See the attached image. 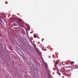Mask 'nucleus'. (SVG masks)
<instances>
[{
    "instance_id": "6",
    "label": "nucleus",
    "mask_w": 78,
    "mask_h": 78,
    "mask_svg": "<svg viewBox=\"0 0 78 78\" xmlns=\"http://www.w3.org/2000/svg\"><path fill=\"white\" fill-rule=\"evenodd\" d=\"M33 46H34V47L35 48L36 47V45L34 44H33Z\"/></svg>"
},
{
    "instance_id": "7",
    "label": "nucleus",
    "mask_w": 78,
    "mask_h": 78,
    "mask_svg": "<svg viewBox=\"0 0 78 78\" xmlns=\"http://www.w3.org/2000/svg\"><path fill=\"white\" fill-rule=\"evenodd\" d=\"M58 63V62H56V65H57Z\"/></svg>"
},
{
    "instance_id": "2",
    "label": "nucleus",
    "mask_w": 78,
    "mask_h": 78,
    "mask_svg": "<svg viewBox=\"0 0 78 78\" xmlns=\"http://www.w3.org/2000/svg\"><path fill=\"white\" fill-rule=\"evenodd\" d=\"M19 21H20V22H22V20L21 19H19Z\"/></svg>"
},
{
    "instance_id": "3",
    "label": "nucleus",
    "mask_w": 78,
    "mask_h": 78,
    "mask_svg": "<svg viewBox=\"0 0 78 78\" xmlns=\"http://www.w3.org/2000/svg\"><path fill=\"white\" fill-rule=\"evenodd\" d=\"M37 37V36L36 35H35L34 36V38H36Z\"/></svg>"
},
{
    "instance_id": "10",
    "label": "nucleus",
    "mask_w": 78,
    "mask_h": 78,
    "mask_svg": "<svg viewBox=\"0 0 78 78\" xmlns=\"http://www.w3.org/2000/svg\"><path fill=\"white\" fill-rule=\"evenodd\" d=\"M61 74L60 73H59V75H61Z\"/></svg>"
},
{
    "instance_id": "5",
    "label": "nucleus",
    "mask_w": 78,
    "mask_h": 78,
    "mask_svg": "<svg viewBox=\"0 0 78 78\" xmlns=\"http://www.w3.org/2000/svg\"><path fill=\"white\" fill-rule=\"evenodd\" d=\"M45 66L46 67H47L48 66H47V63L45 64Z\"/></svg>"
},
{
    "instance_id": "8",
    "label": "nucleus",
    "mask_w": 78,
    "mask_h": 78,
    "mask_svg": "<svg viewBox=\"0 0 78 78\" xmlns=\"http://www.w3.org/2000/svg\"><path fill=\"white\" fill-rule=\"evenodd\" d=\"M48 57L49 58H51V56H48Z\"/></svg>"
},
{
    "instance_id": "9",
    "label": "nucleus",
    "mask_w": 78,
    "mask_h": 78,
    "mask_svg": "<svg viewBox=\"0 0 78 78\" xmlns=\"http://www.w3.org/2000/svg\"><path fill=\"white\" fill-rule=\"evenodd\" d=\"M54 66H55V67H56V65H54Z\"/></svg>"
},
{
    "instance_id": "4",
    "label": "nucleus",
    "mask_w": 78,
    "mask_h": 78,
    "mask_svg": "<svg viewBox=\"0 0 78 78\" xmlns=\"http://www.w3.org/2000/svg\"><path fill=\"white\" fill-rule=\"evenodd\" d=\"M74 62H70V64H74Z\"/></svg>"
},
{
    "instance_id": "1",
    "label": "nucleus",
    "mask_w": 78,
    "mask_h": 78,
    "mask_svg": "<svg viewBox=\"0 0 78 78\" xmlns=\"http://www.w3.org/2000/svg\"><path fill=\"white\" fill-rule=\"evenodd\" d=\"M70 68H71V69H73V68H74V66L73 65H72L71 66H70Z\"/></svg>"
}]
</instances>
